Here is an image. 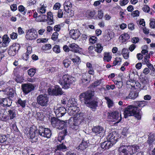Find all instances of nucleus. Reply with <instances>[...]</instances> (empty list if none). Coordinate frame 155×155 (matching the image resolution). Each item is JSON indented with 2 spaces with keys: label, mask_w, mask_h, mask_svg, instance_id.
<instances>
[{
  "label": "nucleus",
  "mask_w": 155,
  "mask_h": 155,
  "mask_svg": "<svg viewBox=\"0 0 155 155\" xmlns=\"http://www.w3.org/2000/svg\"><path fill=\"white\" fill-rule=\"evenodd\" d=\"M134 106L130 105L126 108L124 111V117L127 118L128 116H134L138 120H140L141 116L137 107H143L146 105L145 101H135L134 102Z\"/></svg>",
  "instance_id": "nucleus-1"
},
{
  "label": "nucleus",
  "mask_w": 155,
  "mask_h": 155,
  "mask_svg": "<svg viewBox=\"0 0 155 155\" xmlns=\"http://www.w3.org/2000/svg\"><path fill=\"white\" fill-rule=\"evenodd\" d=\"M63 82L59 81V83L64 89L69 88L71 85L73 84L76 81V79L74 77L67 74L64 75L62 77Z\"/></svg>",
  "instance_id": "nucleus-2"
},
{
  "label": "nucleus",
  "mask_w": 155,
  "mask_h": 155,
  "mask_svg": "<svg viewBox=\"0 0 155 155\" xmlns=\"http://www.w3.org/2000/svg\"><path fill=\"white\" fill-rule=\"evenodd\" d=\"M51 123L53 127L61 130L66 127L68 121L61 120L55 117H53L51 118Z\"/></svg>",
  "instance_id": "nucleus-3"
},
{
  "label": "nucleus",
  "mask_w": 155,
  "mask_h": 155,
  "mask_svg": "<svg viewBox=\"0 0 155 155\" xmlns=\"http://www.w3.org/2000/svg\"><path fill=\"white\" fill-rule=\"evenodd\" d=\"M37 103L43 107H47L49 102V97L46 94H40L36 98Z\"/></svg>",
  "instance_id": "nucleus-4"
},
{
  "label": "nucleus",
  "mask_w": 155,
  "mask_h": 155,
  "mask_svg": "<svg viewBox=\"0 0 155 155\" xmlns=\"http://www.w3.org/2000/svg\"><path fill=\"white\" fill-rule=\"evenodd\" d=\"M38 134L41 137L49 138L51 134V130L48 128H45L42 126H39L37 128Z\"/></svg>",
  "instance_id": "nucleus-5"
},
{
  "label": "nucleus",
  "mask_w": 155,
  "mask_h": 155,
  "mask_svg": "<svg viewBox=\"0 0 155 155\" xmlns=\"http://www.w3.org/2000/svg\"><path fill=\"white\" fill-rule=\"evenodd\" d=\"M38 37V34L36 31L32 28L28 30L26 32L25 38L28 40H33L36 39Z\"/></svg>",
  "instance_id": "nucleus-6"
},
{
  "label": "nucleus",
  "mask_w": 155,
  "mask_h": 155,
  "mask_svg": "<svg viewBox=\"0 0 155 155\" xmlns=\"http://www.w3.org/2000/svg\"><path fill=\"white\" fill-rule=\"evenodd\" d=\"M92 132L100 137H103L104 135L105 130L102 127L98 126L94 127L92 129Z\"/></svg>",
  "instance_id": "nucleus-7"
},
{
  "label": "nucleus",
  "mask_w": 155,
  "mask_h": 155,
  "mask_svg": "<svg viewBox=\"0 0 155 155\" xmlns=\"http://www.w3.org/2000/svg\"><path fill=\"white\" fill-rule=\"evenodd\" d=\"M93 94L91 91H88L81 93L79 96V98L81 101H82L85 104V102L91 99Z\"/></svg>",
  "instance_id": "nucleus-8"
},
{
  "label": "nucleus",
  "mask_w": 155,
  "mask_h": 155,
  "mask_svg": "<svg viewBox=\"0 0 155 155\" xmlns=\"http://www.w3.org/2000/svg\"><path fill=\"white\" fill-rule=\"evenodd\" d=\"M21 87L23 91L25 94H28L33 91L35 88L33 85L30 83L22 84Z\"/></svg>",
  "instance_id": "nucleus-9"
},
{
  "label": "nucleus",
  "mask_w": 155,
  "mask_h": 155,
  "mask_svg": "<svg viewBox=\"0 0 155 155\" xmlns=\"http://www.w3.org/2000/svg\"><path fill=\"white\" fill-rule=\"evenodd\" d=\"M110 116L111 118L113 119L114 120V121H116V123H118L121 120V114H119L118 112L117 111L112 112L110 114Z\"/></svg>",
  "instance_id": "nucleus-10"
},
{
  "label": "nucleus",
  "mask_w": 155,
  "mask_h": 155,
  "mask_svg": "<svg viewBox=\"0 0 155 155\" xmlns=\"http://www.w3.org/2000/svg\"><path fill=\"white\" fill-rule=\"evenodd\" d=\"M19 45L18 44H13L10 46L8 50V54L11 56H14L16 54V52L19 49Z\"/></svg>",
  "instance_id": "nucleus-11"
},
{
  "label": "nucleus",
  "mask_w": 155,
  "mask_h": 155,
  "mask_svg": "<svg viewBox=\"0 0 155 155\" xmlns=\"http://www.w3.org/2000/svg\"><path fill=\"white\" fill-rule=\"evenodd\" d=\"M68 107L67 113L70 116H74L79 111V108L78 107L71 106Z\"/></svg>",
  "instance_id": "nucleus-12"
},
{
  "label": "nucleus",
  "mask_w": 155,
  "mask_h": 155,
  "mask_svg": "<svg viewBox=\"0 0 155 155\" xmlns=\"http://www.w3.org/2000/svg\"><path fill=\"white\" fill-rule=\"evenodd\" d=\"M85 104L94 110H95L97 106V102L95 100H91V99L85 102Z\"/></svg>",
  "instance_id": "nucleus-13"
},
{
  "label": "nucleus",
  "mask_w": 155,
  "mask_h": 155,
  "mask_svg": "<svg viewBox=\"0 0 155 155\" xmlns=\"http://www.w3.org/2000/svg\"><path fill=\"white\" fill-rule=\"evenodd\" d=\"M117 136L115 133H111L107 136V140L114 144L118 139Z\"/></svg>",
  "instance_id": "nucleus-14"
},
{
  "label": "nucleus",
  "mask_w": 155,
  "mask_h": 155,
  "mask_svg": "<svg viewBox=\"0 0 155 155\" xmlns=\"http://www.w3.org/2000/svg\"><path fill=\"white\" fill-rule=\"evenodd\" d=\"M127 148L128 149V151L130 155H132L140 150L139 147L136 145L128 146L127 147Z\"/></svg>",
  "instance_id": "nucleus-15"
},
{
  "label": "nucleus",
  "mask_w": 155,
  "mask_h": 155,
  "mask_svg": "<svg viewBox=\"0 0 155 155\" xmlns=\"http://www.w3.org/2000/svg\"><path fill=\"white\" fill-rule=\"evenodd\" d=\"M66 148V146L62 143L57 145L54 149V151L55 153L57 154L56 155H59L60 154V152L65 150Z\"/></svg>",
  "instance_id": "nucleus-16"
},
{
  "label": "nucleus",
  "mask_w": 155,
  "mask_h": 155,
  "mask_svg": "<svg viewBox=\"0 0 155 155\" xmlns=\"http://www.w3.org/2000/svg\"><path fill=\"white\" fill-rule=\"evenodd\" d=\"M66 112V110L63 107H60L57 109L55 111L56 116L58 117H61Z\"/></svg>",
  "instance_id": "nucleus-17"
},
{
  "label": "nucleus",
  "mask_w": 155,
  "mask_h": 155,
  "mask_svg": "<svg viewBox=\"0 0 155 155\" xmlns=\"http://www.w3.org/2000/svg\"><path fill=\"white\" fill-rule=\"evenodd\" d=\"M69 34L71 35V38L75 40L78 38L81 35L80 31L78 29L70 30Z\"/></svg>",
  "instance_id": "nucleus-18"
},
{
  "label": "nucleus",
  "mask_w": 155,
  "mask_h": 155,
  "mask_svg": "<svg viewBox=\"0 0 155 155\" xmlns=\"http://www.w3.org/2000/svg\"><path fill=\"white\" fill-rule=\"evenodd\" d=\"M30 138L32 142H36L38 140V137L35 136V130L33 127H30L29 131Z\"/></svg>",
  "instance_id": "nucleus-19"
},
{
  "label": "nucleus",
  "mask_w": 155,
  "mask_h": 155,
  "mask_svg": "<svg viewBox=\"0 0 155 155\" xmlns=\"http://www.w3.org/2000/svg\"><path fill=\"white\" fill-rule=\"evenodd\" d=\"M114 144L112 143L107 140L101 143L100 146L104 150L108 149L111 147Z\"/></svg>",
  "instance_id": "nucleus-20"
},
{
  "label": "nucleus",
  "mask_w": 155,
  "mask_h": 155,
  "mask_svg": "<svg viewBox=\"0 0 155 155\" xmlns=\"http://www.w3.org/2000/svg\"><path fill=\"white\" fill-rule=\"evenodd\" d=\"M80 83L84 85H86L90 82L89 77L88 74H83L82 76Z\"/></svg>",
  "instance_id": "nucleus-21"
},
{
  "label": "nucleus",
  "mask_w": 155,
  "mask_h": 155,
  "mask_svg": "<svg viewBox=\"0 0 155 155\" xmlns=\"http://www.w3.org/2000/svg\"><path fill=\"white\" fill-rule=\"evenodd\" d=\"M118 150L119 155H130L128 151V149L127 148V147L121 146Z\"/></svg>",
  "instance_id": "nucleus-22"
},
{
  "label": "nucleus",
  "mask_w": 155,
  "mask_h": 155,
  "mask_svg": "<svg viewBox=\"0 0 155 155\" xmlns=\"http://www.w3.org/2000/svg\"><path fill=\"white\" fill-rule=\"evenodd\" d=\"M88 146V144L87 142L83 140L79 145L76 147V149L79 151H83L85 150Z\"/></svg>",
  "instance_id": "nucleus-23"
},
{
  "label": "nucleus",
  "mask_w": 155,
  "mask_h": 155,
  "mask_svg": "<svg viewBox=\"0 0 155 155\" xmlns=\"http://www.w3.org/2000/svg\"><path fill=\"white\" fill-rule=\"evenodd\" d=\"M138 96V93L135 91H130L128 96H126L125 98V100L130 99L134 100Z\"/></svg>",
  "instance_id": "nucleus-24"
},
{
  "label": "nucleus",
  "mask_w": 155,
  "mask_h": 155,
  "mask_svg": "<svg viewBox=\"0 0 155 155\" xmlns=\"http://www.w3.org/2000/svg\"><path fill=\"white\" fill-rule=\"evenodd\" d=\"M52 94L55 95H61L63 93L61 88L58 85L55 86V89L52 91Z\"/></svg>",
  "instance_id": "nucleus-25"
},
{
  "label": "nucleus",
  "mask_w": 155,
  "mask_h": 155,
  "mask_svg": "<svg viewBox=\"0 0 155 155\" xmlns=\"http://www.w3.org/2000/svg\"><path fill=\"white\" fill-rule=\"evenodd\" d=\"M17 113L16 108H12L8 111V114L10 120L13 119L16 117Z\"/></svg>",
  "instance_id": "nucleus-26"
},
{
  "label": "nucleus",
  "mask_w": 155,
  "mask_h": 155,
  "mask_svg": "<svg viewBox=\"0 0 155 155\" xmlns=\"http://www.w3.org/2000/svg\"><path fill=\"white\" fill-rule=\"evenodd\" d=\"M69 47L71 49L70 51L74 53H77L79 51V46L74 43L69 44Z\"/></svg>",
  "instance_id": "nucleus-27"
},
{
  "label": "nucleus",
  "mask_w": 155,
  "mask_h": 155,
  "mask_svg": "<svg viewBox=\"0 0 155 155\" xmlns=\"http://www.w3.org/2000/svg\"><path fill=\"white\" fill-rule=\"evenodd\" d=\"M67 130L65 129L62 130L61 132H60L58 137V141L61 142V140H63L65 136L67 135Z\"/></svg>",
  "instance_id": "nucleus-28"
},
{
  "label": "nucleus",
  "mask_w": 155,
  "mask_h": 155,
  "mask_svg": "<svg viewBox=\"0 0 155 155\" xmlns=\"http://www.w3.org/2000/svg\"><path fill=\"white\" fill-rule=\"evenodd\" d=\"M10 39L7 35H5L3 36V39L2 45L3 47H5L8 45L10 42Z\"/></svg>",
  "instance_id": "nucleus-29"
},
{
  "label": "nucleus",
  "mask_w": 155,
  "mask_h": 155,
  "mask_svg": "<svg viewBox=\"0 0 155 155\" xmlns=\"http://www.w3.org/2000/svg\"><path fill=\"white\" fill-rule=\"evenodd\" d=\"M81 121L78 120L74 121L71 125V127L73 130H77L79 128V125H80Z\"/></svg>",
  "instance_id": "nucleus-30"
},
{
  "label": "nucleus",
  "mask_w": 155,
  "mask_h": 155,
  "mask_svg": "<svg viewBox=\"0 0 155 155\" xmlns=\"http://www.w3.org/2000/svg\"><path fill=\"white\" fill-rule=\"evenodd\" d=\"M48 16L47 18L48 20L47 23L49 25H51L53 24L54 22L53 21V18L52 13L50 12H48Z\"/></svg>",
  "instance_id": "nucleus-31"
},
{
  "label": "nucleus",
  "mask_w": 155,
  "mask_h": 155,
  "mask_svg": "<svg viewBox=\"0 0 155 155\" xmlns=\"http://www.w3.org/2000/svg\"><path fill=\"white\" fill-rule=\"evenodd\" d=\"M72 4L69 1L65 2L64 4V10L67 12H69L68 11L69 10L70 8L72 6Z\"/></svg>",
  "instance_id": "nucleus-32"
},
{
  "label": "nucleus",
  "mask_w": 155,
  "mask_h": 155,
  "mask_svg": "<svg viewBox=\"0 0 155 155\" xmlns=\"http://www.w3.org/2000/svg\"><path fill=\"white\" fill-rule=\"evenodd\" d=\"M155 139V137L154 135L150 134L147 141V143L149 144V146L152 145L153 144V142Z\"/></svg>",
  "instance_id": "nucleus-33"
},
{
  "label": "nucleus",
  "mask_w": 155,
  "mask_h": 155,
  "mask_svg": "<svg viewBox=\"0 0 155 155\" xmlns=\"http://www.w3.org/2000/svg\"><path fill=\"white\" fill-rule=\"evenodd\" d=\"M96 14V12L94 10L90 11H88L86 13V17L88 18L91 19L94 18Z\"/></svg>",
  "instance_id": "nucleus-34"
},
{
  "label": "nucleus",
  "mask_w": 155,
  "mask_h": 155,
  "mask_svg": "<svg viewBox=\"0 0 155 155\" xmlns=\"http://www.w3.org/2000/svg\"><path fill=\"white\" fill-rule=\"evenodd\" d=\"M8 100L10 101L7 98H0V105L2 106H9L8 103Z\"/></svg>",
  "instance_id": "nucleus-35"
},
{
  "label": "nucleus",
  "mask_w": 155,
  "mask_h": 155,
  "mask_svg": "<svg viewBox=\"0 0 155 155\" xmlns=\"http://www.w3.org/2000/svg\"><path fill=\"white\" fill-rule=\"evenodd\" d=\"M111 58L112 57L109 53L106 52L104 53V61L109 62L111 60Z\"/></svg>",
  "instance_id": "nucleus-36"
},
{
  "label": "nucleus",
  "mask_w": 155,
  "mask_h": 155,
  "mask_svg": "<svg viewBox=\"0 0 155 155\" xmlns=\"http://www.w3.org/2000/svg\"><path fill=\"white\" fill-rule=\"evenodd\" d=\"M27 52L24 55V57H25L27 60L28 58V56L29 54H30L32 51V48L30 46H28L27 48Z\"/></svg>",
  "instance_id": "nucleus-37"
},
{
  "label": "nucleus",
  "mask_w": 155,
  "mask_h": 155,
  "mask_svg": "<svg viewBox=\"0 0 155 155\" xmlns=\"http://www.w3.org/2000/svg\"><path fill=\"white\" fill-rule=\"evenodd\" d=\"M77 103L76 102L74 101V99H71L70 100L68 103V107H77Z\"/></svg>",
  "instance_id": "nucleus-38"
},
{
  "label": "nucleus",
  "mask_w": 155,
  "mask_h": 155,
  "mask_svg": "<svg viewBox=\"0 0 155 155\" xmlns=\"http://www.w3.org/2000/svg\"><path fill=\"white\" fill-rule=\"evenodd\" d=\"M36 69L35 68H31L28 70V73L29 75L32 77L36 73Z\"/></svg>",
  "instance_id": "nucleus-39"
},
{
  "label": "nucleus",
  "mask_w": 155,
  "mask_h": 155,
  "mask_svg": "<svg viewBox=\"0 0 155 155\" xmlns=\"http://www.w3.org/2000/svg\"><path fill=\"white\" fill-rule=\"evenodd\" d=\"M120 38H121L122 40L123 41H124L129 39L130 38V36L128 34L126 33L120 36Z\"/></svg>",
  "instance_id": "nucleus-40"
},
{
  "label": "nucleus",
  "mask_w": 155,
  "mask_h": 155,
  "mask_svg": "<svg viewBox=\"0 0 155 155\" xmlns=\"http://www.w3.org/2000/svg\"><path fill=\"white\" fill-rule=\"evenodd\" d=\"M96 48H95V51L98 53H100L103 50V47L100 44H96Z\"/></svg>",
  "instance_id": "nucleus-41"
},
{
  "label": "nucleus",
  "mask_w": 155,
  "mask_h": 155,
  "mask_svg": "<svg viewBox=\"0 0 155 155\" xmlns=\"http://www.w3.org/2000/svg\"><path fill=\"white\" fill-rule=\"evenodd\" d=\"M39 21L41 22H45L47 21V16L45 15H41L38 16Z\"/></svg>",
  "instance_id": "nucleus-42"
},
{
  "label": "nucleus",
  "mask_w": 155,
  "mask_h": 155,
  "mask_svg": "<svg viewBox=\"0 0 155 155\" xmlns=\"http://www.w3.org/2000/svg\"><path fill=\"white\" fill-rule=\"evenodd\" d=\"M17 102L23 108L25 107L26 103V100H22L21 99H19L18 100Z\"/></svg>",
  "instance_id": "nucleus-43"
},
{
  "label": "nucleus",
  "mask_w": 155,
  "mask_h": 155,
  "mask_svg": "<svg viewBox=\"0 0 155 155\" xmlns=\"http://www.w3.org/2000/svg\"><path fill=\"white\" fill-rule=\"evenodd\" d=\"M105 99L107 101V104L109 107H110L113 106V101L108 97H105Z\"/></svg>",
  "instance_id": "nucleus-44"
},
{
  "label": "nucleus",
  "mask_w": 155,
  "mask_h": 155,
  "mask_svg": "<svg viewBox=\"0 0 155 155\" xmlns=\"http://www.w3.org/2000/svg\"><path fill=\"white\" fill-rule=\"evenodd\" d=\"M3 111L4 112V110H3L0 111V119L2 120L6 121L8 119V117L3 114Z\"/></svg>",
  "instance_id": "nucleus-45"
},
{
  "label": "nucleus",
  "mask_w": 155,
  "mask_h": 155,
  "mask_svg": "<svg viewBox=\"0 0 155 155\" xmlns=\"http://www.w3.org/2000/svg\"><path fill=\"white\" fill-rule=\"evenodd\" d=\"M121 61V59L120 58V57H117L116 58L115 60L113 62V65L115 66L116 65L119 64H120V63Z\"/></svg>",
  "instance_id": "nucleus-46"
},
{
  "label": "nucleus",
  "mask_w": 155,
  "mask_h": 155,
  "mask_svg": "<svg viewBox=\"0 0 155 155\" xmlns=\"http://www.w3.org/2000/svg\"><path fill=\"white\" fill-rule=\"evenodd\" d=\"M18 10L21 12L23 15H25L26 14V10H25V8L22 5H20L18 7Z\"/></svg>",
  "instance_id": "nucleus-47"
},
{
  "label": "nucleus",
  "mask_w": 155,
  "mask_h": 155,
  "mask_svg": "<svg viewBox=\"0 0 155 155\" xmlns=\"http://www.w3.org/2000/svg\"><path fill=\"white\" fill-rule=\"evenodd\" d=\"M53 50L56 53H59L60 52V47L58 45H55L53 48Z\"/></svg>",
  "instance_id": "nucleus-48"
},
{
  "label": "nucleus",
  "mask_w": 155,
  "mask_h": 155,
  "mask_svg": "<svg viewBox=\"0 0 155 155\" xmlns=\"http://www.w3.org/2000/svg\"><path fill=\"white\" fill-rule=\"evenodd\" d=\"M38 11L39 13L42 14L45 13L46 12L45 7L44 5H42L40 9L38 10Z\"/></svg>",
  "instance_id": "nucleus-49"
},
{
  "label": "nucleus",
  "mask_w": 155,
  "mask_h": 155,
  "mask_svg": "<svg viewBox=\"0 0 155 155\" xmlns=\"http://www.w3.org/2000/svg\"><path fill=\"white\" fill-rule=\"evenodd\" d=\"M51 48V45L50 44H46L45 45L42 46V49L44 50H47L50 49Z\"/></svg>",
  "instance_id": "nucleus-50"
},
{
  "label": "nucleus",
  "mask_w": 155,
  "mask_h": 155,
  "mask_svg": "<svg viewBox=\"0 0 155 155\" xmlns=\"http://www.w3.org/2000/svg\"><path fill=\"white\" fill-rule=\"evenodd\" d=\"M98 13L97 15V16L98 18L99 19H101L103 16V12L101 10H98Z\"/></svg>",
  "instance_id": "nucleus-51"
},
{
  "label": "nucleus",
  "mask_w": 155,
  "mask_h": 155,
  "mask_svg": "<svg viewBox=\"0 0 155 155\" xmlns=\"http://www.w3.org/2000/svg\"><path fill=\"white\" fill-rule=\"evenodd\" d=\"M58 33L57 32H54L53 34L52 35L51 38L54 41H55L58 38Z\"/></svg>",
  "instance_id": "nucleus-52"
},
{
  "label": "nucleus",
  "mask_w": 155,
  "mask_h": 155,
  "mask_svg": "<svg viewBox=\"0 0 155 155\" xmlns=\"http://www.w3.org/2000/svg\"><path fill=\"white\" fill-rule=\"evenodd\" d=\"M63 64L66 68H68L71 64V61L67 60H64L63 61Z\"/></svg>",
  "instance_id": "nucleus-53"
},
{
  "label": "nucleus",
  "mask_w": 155,
  "mask_h": 155,
  "mask_svg": "<svg viewBox=\"0 0 155 155\" xmlns=\"http://www.w3.org/2000/svg\"><path fill=\"white\" fill-rule=\"evenodd\" d=\"M150 25L151 28H155V20L152 19L150 20Z\"/></svg>",
  "instance_id": "nucleus-54"
},
{
  "label": "nucleus",
  "mask_w": 155,
  "mask_h": 155,
  "mask_svg": "<svg viewBox=\"0 0 155 155\" xmlns=\"http://www.w3.org/2000/svg\"><path fill=\"white\" fill-rule=\"evenodd\" d=\"M72 61L74 63H75L76 64H78V63L80 61V58L79 57L76 56L74 58L72 59Z\"/></svg>",
  "instance_id": "nucleus-55"
},
{
  "label": "nucleus",
  "mask_w": 155,
  "mask_h": 155,
  "mask_svg": "<svg viewBox=\"0 0 155 155\" xmlns=\"http://www.w3.org/2000/svg\"><path fill=\"white\" fill-rule=\"evenodd\" d=\"M7 139V138L5 136H0V143H3L6 141Z\"/></svg>",
  "instance_id": "nucleus-56"
},
{
  "label": "nucleus",
  "mask_w": 155,
  "mask_h": 155,
  "mask_svg": "<svg viewBox=\"0 0 155 155\" xmlns=\"http://www.w3.org/2000/svg\"><path fill=\"white\" fill-rule=\"evenodd\" d=\"M139 14V11L138 10H136L131 13V15L134 17H135L138 16Z\"/></svg>",
  "instance_id": "nucleus-57"
},
{
  "label": "nucleus",
  "mask_w": 155,
  "mask_h": 155,
  "mask_svg": "<svg viewBox=\"0 0 155 155\" xmlns=\"http://www.w3.org/2000/svg\"><path fill=\"white\" fill-rule=\"evenodd\" d=\"M150 58V56L149 55H146L145 56L144 59V64H147L149 63V59Z\"/></svg>",
  "instance_id": "nucleus-58"
},
{
  "label": "nucleus",
  "mask_w": 155,
  "mask_h": 155,
  "mask_svg": "<svg viewBox=\"0 0 155 155\" xmlns=\"http://www.w3.org/2000/svg\"><path fill=\"white\" fill-rule=\"evenodd\" d=\"M128 2V0H120V4L121 6H124L126 5Z\"/></svg>",
  "instance_id": "nucleus-59"
},
{
  "label": "nucleus",
  "mask_w": 155,
  "mask_h": 155,
  "mask_svg": "<svg viewBox=\"0 0 155 155\" xmlns=\"http://www.w3.org/2000/svg\"><path fill=\"white\" fill-rule=\"evenodd\" d=\"M63 12L61 9H59L58 12V17L59 18H61L63 17Z\"/></svg>",
  "instance_id": "nucleus-60"
},
{
  "label": "nucleus",
  "mask_w": 155,
  "mask_h": 155,
  "mask_svg": "<svg viewBox=\"0 0 155 155\" xmlns=\"http://www.w3.org/2000/svg\"><path fill=\"white\" fill-rule=\"evenodd\" d=\"M147 67L149 68L151 70L154 72L155 71V69L153 67V65L149 62L147 64Z\"/></svg>",
  "instance_id": "nucleus-61"
},
{
  "label": "nucleus",
  "mask_w": 155,
  "mask_h": 155,
  "mask_svg": "<svg viewBox=\"0 0 155 155\" xmlns=\"http://www.w3.org/2000/svg\"><path fill=\"white\" fill-rule=\"evenodd\" d=\"M17 34L15 32L12 33L10 35V37L12 39H14L17 38Z\"/></svg>",
  "instance_id": "nucleus-62"
},
{
  "label": "nucleus",
  "mask_w": 155,
  "mask_h": 155,
  "mask_svg": "<svg viewBox=\"0 0 155 155\" xmlns=\"http://www.w3.org/2000/svg\"><path fill=\"white\" fill-rule=\"evenodd\" d=\"M142 9L144 12H148L150 11V8L147 5H145L143 7Z\"/></svg>",
  "instance_id": "nucleus-63"
},
{
  "label": "nucleus",
  "mask_w": 155,
  "mask_h": 155,
  "mask_svg": "<svg viewBox=\"0 0 155 155\" xmlns=\"http://www.w3.org/2000/svg\"><path fill=\"white\" fill-rule=\"evenodd\" d=\"M61 5L59 3H56L54 5L53 9L54 10L59 9Z\"/></svg>",
  "instance_id": "nucleus-64"
}]
</instances>
